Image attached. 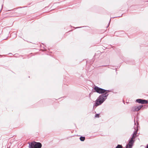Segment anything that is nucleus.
<instances>
[{"label":"nucleus","instance_id":"nucleus-1","mask_svg":"<svg viewBox=\"0 0 148 148\" xmlns=\"http://www.w3.org/2000/svg\"><path fill=\"white\" fill-rule=\"evenodd\" d=\"M108 95L107 92H106L99 95L96 101V102L95 105V107H96L102 104L107 99Z\"/></svg>","mask_w":148,"mask_h":148},{"label":"nucleus","instance_id":"nucleus-2","mask_svg":"<svg viewBox=\"0 0 148 148\" xmlns=\"http://www.w3.org/2000/svg\"><path fill=\"white\" fill-rule=\"evenodd\" d=\"M29 146L30 148H41L42 145L40 143L33 141L29 144Z\"/></svg>","mask_w":148,"mask_h":148},{"label":"nucleus","instance_id":"nucleus-3","mask_svg":"<svg viewBox=\"0 0 148 148\" xmlns=\"http://www.w3.org/2000/svg\"><path fill=\"white\" fill-rule=\"evenodd\" d=\"M94 89L96 92L99 94H103L106 92V90L100 88L97 86H95L94 88Z\"/></svg>","mask_w":148,"mask_h":148},{"label":"nucleus","instance_id":"nucleus-4","mask_svg":"<svg viewBox=\"0 0 148 148\" xmlns=\"http://www.w3.org/2000/svg\"><path fill=\"white\" fill-rule=\"evenodd\" d=\"M134 128L135 129V131L134 132V133L132 134V137H133V138H134L136 137V135L137 133L139 124L137 122V125H136V123L135 122V118L134 119Z\"/></svg>","mask_w":148,"mask_h":148},{"label":"nucleus","instance_id":"nucleus-5","mask_svg":"<svg viewBox=\"0 0 148 148\" xmlns=\"http://www.w3.org/2000/svg\"><path fill=\"white\" fill-rule=\"evenodd\" d=\"M129 141L128 143L126 145V148H132L133 144L134 142V138H133V137H132Z\"/></svg>","mask_w":148,"mask_h":148},{"label":"nucleus","instance_id":"nucleus-6","mask_svg":"<svg viewBox=\"0 0 148 148\" xmlns=\"http://www.w3.org/2000/svg\"><path fill=\"white\" fill-rule=\"evenodd\" d=\"M143 107L142 105H140L138 106H133L131 108V111L132 112L138 111Z\"/></svg>","mask_w":148,"mask_h":148},{"label":"nucleus","instance_id":"nucleus-7","mask_svg":"<svg viewBox=\"0 0 148 148\" xmlns=\"http://www.w3.org/2000/svg\"><path fill=\"white\" fill-rule=\"evenodd\" d=\"M136 102L141 104H147L148 103L147 100L141 99H136Z\"/></svg>","mask_w":148,"mask_h":148},{"label":"nucleus","instance_id":"nucleus-8","mask_svg":"<svg viewBox=\"0 0 148 148\" xmlns=\"http://www.w3.org/2000/svg\"><path fill=\"white\" fill-rule=\"evenodd\" d=\"M79 139L81 141H83L85 139V137L84 136H81L79 138Z\"/></svg>","mask_w":148,"mask_h":148},{"label":"nucleus","instance_id":"nucleus-9","mask_svg":"<svg viewBox=\"0 0 148 148\" xmlns=\"http://www.w3.org/2000/svg\"><path fill=\"white\" fill-rule=\"evenodd\" d=\"M116 148H123V147L121 145H118Z\"/></svg>","mask_w":148,"mask_h":148},{"label":"nucleus","instance_id":"nucleus-10","mask_svg":"<svg viewBox=\"0 0 148 148\" xmlns=\"http://www.w3.org/2000/svg\"><path fill=\"white\" fill-rule=\"evenodd\" d=\"M95 117L96 118H99V114H96L95 116Z\"/></svg>","mask_w":148,"mask_h":148},{"label":"nucleus","instance_id":"nucleus-11","mask_svg":"<svg viewBox=\"0 0 148 148\" xmlns=\"http://www.w3.org/2000/svg\"><path fill=\"white\" fill-rule=\"evenodd\" d=\"M110 91H111L110 90H106V92H107V93H108V92H110Z\"/></svg>","mask_w":148,"mask_h":148},{"label":"nucleus","instance_id":"nucleus-12","mask_svg":"<svg viewBox=\"0 0 148 148\" xmlns=\"http://www.w3.org/2000/svg\"><path fill=\"white\" fill-rule=\"evenodd\" d=\"M110 20H111V19H110V21H109V25H108V26H109V24H110Z\"/></svg>","mask_w":148,"mask_h":148},{"label":"nucleus","instance_id":"nucleus-13","mask_svg":"<svg viewBox=\"0 0 148 148\" xmlns=\"http://www.w3.org/2000/svg\"><path fill=\"white\" fill-rule=\"evenodd\" d=\"M146 148H148V144L147 145Z\"/></svg>","mask_w":148,"mask_h":148},{"label":"nucleus","instance_id":"nucleus-14","mask_svg":"<svg viewBox=\"0 0 148 148\" xmlns=\"http://www.w3.org/2000/svg\"><path fill=\"white\" fill-rule=\"evenodd\" d=\"M80 27H77L76 28H80Z\"/></svg>","mask_w":148,"mask_h":148},{"label":"nucleus","instance_id":"nucleus-15","mask_svg":"<svg viewBox=\"0 0 148 148\" xmlns=\"http://www.w3.org/2000/svg\"><path fill=\"white\" fill-rule=\"evenodd\" d=\"M9 54H12V53H9Z\"/></svg>","mask_w":148,"mask_h":148}]
</instances>
